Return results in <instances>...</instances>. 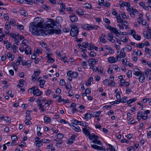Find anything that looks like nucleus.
<instances>
[{
    "instance_id": "1",
    "label": "nucleus",
    "mask_w": 151,
    "mask_h": 151,
    "mask_svg": "<svg viewBox=\"0 0 151 151\" xmlns=\"http://www.w3.org/2000/svg\"><path fill=\"white\" fill-rule=\"evenodd\" d=\"M45 26L46 27L48 28H52L54 26L56 27V29H50L47 31L46 32L47 34L48 33L49 34H52L54 33L58 34L60 33L61 29L59 28L60 26V24L59 23L57 22H54L52 20H50V21H47L46 22L45 24Z\"/></svg>"
},
{
    "instance_id": "2",
    "label": "nucleus",
    "mask_w": 151,
    "mask_h": 151,
    "mask_svg": "<svg viewBox=\"0 0 151 151\" xmlns=\"http://www.w3.org/2000/svg\"><path fill=\"white\" fill-rule=\"evenodd\" d=\"M42 27V23L41 22H32L29 24V30L33 35L37 36L40 35L39 32L41 31Z\"/></svg>"
},
{
    "instance_id": "3",
    "label": "nucleus",
    "mask_w": 151,
    "mask_h": 151,
    "mask_svg": "<svg viewBox=\"0 0 151 151\" xmlns=\"http://www.w3.org/2000/svg\"><path fill=\"white\" fill-rule=\"evenodd\" d=\"M79 31L78 30L77 27L72 25L71 26V29L70 32V35L72 37L76 36L78 34Z\"/></svg>"
},
{
    "instance_id": "4",
    "label": "nucleus",
    "mask_w": 151,
    "mask_h": 151,
    "mask_svg": "<svg viewBox=\"0 0 151 151\" xmlns=\"http://www.w3.org/2000/svg\"><path fill=\"white\" fill-rule=\"evenodd\" d=\"M28 46V42L27 40H23L21 44L20 47L19 49L21 52H23L24 51L25 47Z\"/></svg>"
},
{
    "instance_id": "5",
    "label": "nucleus",
    "mask_w": 151,
    "mask_h": 151,
    "mask_svg": "<svg viewBox=\"0 0 151 151\" xmlns=\"http://www.w3.org/2000/svg\"><path fill=\"white\" fill-rule=\"evenodd\" d=\"M85 29L86 30H96L98 27L96 25H92L90 24H86L84 25Z\"/></svg>"
},
{
    "instance_id": "6",
    "label": "nucleus",
    "mask_w": 151,
    "mask_h": 151,
    "mask_svg": "<svg viewBox=\"0 0 151 151\" xmlns=\"http://www.w3.org/2000/svg\"><path fill=\"white\" fill-rule=\"evenodd\" d=\"M42 94V92L40 91V90L38 89L37 86H36V88L34 92L33 95L34 96H39L41 95Z\"/></svg>"
},
{
    "instance_id": "7",
    "label": "nucleus",
    "mask_w": 151,
    "mask_h": 151,
    "mask_svg": "<svg viewBox=\"0 0 151 151\" xmlns=\"http://www.w3.org/2000/svg\"><path fill=\"white\" fill-rule=\"evenodd\" d=\"M88 62L89 66L91 65H95L98 63V61L94 58L88 59Z\"/></svg>"
},
{
    "instance_id": "8",
    "label": "nucleus",
    "mask_w": 151,
    "mask_h": 151,
    "mask_svg": "<svg viewBox=\"0 0 151 151\" xmlns=\"http://www.w3.org/2000/svg\"><path fill=\"white\" fill-rule=\"evenodd\" d=\"M119 31L120 32V31L116 28L113 27L111 29V32L115 34L116 35H120L121 34L119 33Z\"/></svg>"
},
{
    "instance_id": "9",
    "label": "nucleus",
    "mask_w": 151,
    "mask_h": 151,
    "mask_svg": "<svg viewBox=\"0 0 151 151\" xmlns=\"http://www.w3.org/2000/svg\"><path fill=\"white\" fill-rule=\"evenodd\" d=\"M70 20L72 22H76L78 19L77 17L75 14H72L70 16Z\"/></svg>"
},
{
    "instance_id": "10",
    "label": "nucleus",
    "mask_w": 151,
    "mask_h": 151,
    "mask_svg": "<svg viewBox=\"0 0 151 151\" xmlns=\"http://www.w3.org/2000/svg\"><path fill=\"white\" fill-rule=\"evenodd\" d=\"M45 105H43L42 104L37 105L39 107L40 109V110L41 112H44L46 111L47 107L48 106H47V105L46 106H45Z\"/></svg>"
},
{
    "instance_id": "11",
    "label": "nucleus",
    "mask_w": 151,
    "mask_h": 151,
    "mask_svg": "<svg viewBox=\"0 0 151 151\" xmlns=\"http://www.w3.org/2000/svg\"><path fill=\"white\" fill-rule=\"evenodd\" d=\"M107 60L110 63H114L116 62V58L113 56H111L109 57Z\"/></svg>"
},
{
    "instance_id": "12",
    "label": "nucleus",
    "mask_w": 151,
    "mask_h": 151,
    "mask_svg": "<svg viewBox=\"0 0 151 151\" xmlns=\"http://www.w3.org/2000/svg\"><path fill=\"white\" fill-rule=\"evenodd\" d=\"M114 36L111 33H109L108 35V39L111 43H114L115 42V40L113 39Z\"/></svg>"
},
{
    "instance_id": "13",
    "label": "nucleus",
    "mask_w": 151,
    "mask_h": 151,
    "mask_svg": "<svg viewBox=\"0 0 151 151\" xmlns=\"http://www.w3.org/2000/svg\"><path fill=\"white\" fill-rule=\"evenodd\" d=\"M76 137V135H73L71 137L68 139V143L69 145L72 144L73 142Z\"/></svg>"
},
{
    "instance_id": "14",
    "label": "nucleus",
    "mask_w": 151,
    "mask_h": 151,
    "mask_svg": "<svg viewBox=\"0 0 151 151\" xmlns=\"http://www.w3.org/2000/svg\"><path fill=\"white\" fill-rule=\"evenodd\" d=\"M41 101L42 102H46L45 103V105H47V106H48L50 105L52 101L51 100H47L45 98L42 99L41 100Z\"/></svg>"
},
{
    "instance_id": "15",
    "label": "nucleus",
    "mask_w": 151,
    "mask_h": 151,
    "mask_svg": "<svg viewBox=\"0 0 151 151\" xmlns=\"http://www.w3.org/2000/svg\"><path fill=\"white\" fill-rule=\"evenodd\" d=\"M134 74L137 76H139L142 75V72L138 68H136L134 69Z\"/></svg>"
},
{
    "instance_id": "16",
    "label": "nucleus",
    "mask_w": 151,
    "mask_h": 151,
    "mask_svg": "<svg viewBox=\"0 0 151 151\" xmlns=\"http://www.w3.org/2000/svg\"><path fill=\"white\" fill-rule=\"evenodd\" d=\"M151 72V69H147L145 70V71L142 74V75L144 76L145 78H147L148 77L149 73H150Z\"/></svg>"
},
{
    "instance_id": "17",
    "label": "nucleus",
    "mask_w": 151,
    "mask_h": 151,
    "mask_svg": "<svg viewBox=\"0 0 151 151\" xmlns=\"http://www.w3.org/2000/svg\"><path fill=\"white\" fill-rule=\"evenodd\" d=\"M73 129L76 132H79L81 131L80 127L76 124H74L73 125Z\"/></svg>"
},
{
    "instance_id": "18",
    "label": "nucleus",
    "mask_w": 151,
    "mask_h": 151,
    "mask_svg": "<svg viewBox=\"0 0 151 151\" xmlns=\"http://www.w3.org/2000/svg\"><path fill=\"white\" fill-rule=\"evenodd\" d=\"M25 53L27 55H30L31 54V50L30 48L28 46L27 47H25L24 49Z\"/></svg>"
},
{
    "instance_id": "19",
    "label": "nucleus",
    "mask_w": 151,
    "mask_h": 151,
    "mask_svg": "<svg viewBox=\"0 0 151 151\" xmlns=\"http://www.w3.org/2000/svg\"><path fill=\"white\" fill-rule=\"evenodd\" d=\"M84 119L87 121L90 119L92 117V115L91 114L87 113L84 115Z\"/></svg>"
},
{
    "instance_id": "20",
    "label": "nucleus",
    "mask_w": 151,
    "mask_h": 151,
    "mask_svg": "<svg viewBox=\"0 0 151 151\" xmlns=\"http://www.w3.org/2000/svg\"><path fill=\"white\" fill-rule=\"evenodd\" d=\"M90 139H95L94 140H97L99 139V137L97 135H94L93 134H92L90 135L88 137Z\"/></svg>"
},
{
    "instance_id": "21",
    "label": "nucleus",
    "mask_w": 151,
    "mask_h": 151,
    "mask_svg": "<svg viewBox=\"0 0 151 151\" xmlns=\"http://www.w3.org/2000/svg\"><path fill=\"white\" fill-rule=\"evenodd\" d=\"M139 5L146 10H148L149 9L147 6L145 5V3L142 2L139 3Z\"/></svg>"
},
{
    "instance_id": "22",
    "label": "nucleus",
    "mask_w": 151,
    "mask_h": 151,
    "mask_svg": "<svg viewBox=\"0 0 151 151\" xmlns=\"http://www.w3.org/2000/svg\"><path fill=\"white\" fill-rule=\"evenodd\" d=\"M7 56L9 58V60L11 61L14 60V56L12 55L11 53L10 52L8 53Z\"/></svg>"
},
{
    "instance_id": "23",
    "label": "nucleus",
    "mask_w": 151,
    "mask_h": 151,
    "mask_svg": "<svg viewBox=\"0 0 151 151\" xmlns=\"http://www.w3.org/2000/svg\"><path fill=\"white\" fill-rule=\"evenodd\" d=\"M101 111H96L93 113L92 115L93 117H97L99 116L101 114Z\"/></svg>"
},
{
    "instance_id": "24",
    "label": "nucleus",
    "mask_w": 151,
    "mask_h": 151,
    "mask_svg": "<svg viewBox=\"0 0 151 151\" xmlns=\"http://www.w3.org/2000/svg\"><path fill=\"white\" fill-rule=\"evenodd\" d=\"M82 129L83 133L89 137L90 135V134L88 131L86 129V128H83Z\"/></svg>"
},
{
    "instance_id": "25",
    "label": "nucleus",
    "mask_w": 151,
    "mask_h": 151,
    "mask_svg": "<svg viewBox=\"0 0 151 151\" xmlns=\"http://www.w3.org/2000/svg\"><path fill=\"white\" fill-rule=\"evenodd\" d=\"M105 47H106L105 48V49L108 50L110 53L111 54H113L114 52V50L111 47H110V46H109V47H108V46L105 45Z\"/></svg>"
},
{
    "instance_id": "26",
    "label": "nucleus",
    "mask_w": 151,
    "mask_h": 151,
    "mask_svg": "<svg viewBox=\"0 0 151 151\" xmlns=\"http://www.w3.org/2000/svg\"><path fill=\"white\" fill-rule=\"evenodd\" d=\"M46 50H47L46 52L47 55L46 57H49V56L52 55V53L48 47H46Z\"/></svg>"
},
{
    "instance_id": "27",
    "label": "nucleus",
    "mask_w": 151,
    "mask_h": 151,
    "mask_svg": "<svg viewBox=\"0 0 151 151\" xmlns=\"http://www.w3.org/2000/svg\"><path fill=\"white\" fill-rule=\"evenodd\" d=\"M76 12L79 15H82L83 14V12L81 9H78L76 10Z\"/></svg>"
},
{
    "instance_id": "28",
    "label": "nucleus",
    "mask_w": 151,
    "mask_h": 151,
    "mask_svg": "<svg viewBox=\"0 0 151 151\" xmlns=\"http://www.w3.org/2000/svg\"><path fill=\"white\" fill-rule=\"evenodd\" d=\"M37 86H34L32 87V88H29L28 90V92L31 93H33L34 94V92Z\"/></svg>"
},
{
    "instance_id": "29",
    "label": "nucleus",
    "mask_w": 151,
    "mask_h": 151,
    "mask_svg": "<svg viewBox=\"0 0 151 151\" xmlns=\"http://www.w3.org/2000/svg\"><path fill=\"white\" fill-rule=\"evenodd\" d=\"M145 77L142 75H141L139 78V81L141 83H143L145 82Z\"/></svg>"
},
{
    "instance_id": "30",
    "label": "nucleus",
    "mask_w": 151,
    "mask_h": 151,
    "mask_svg": "<svg viewBox=\"0 0 151 151\" xmlns=\"http://www.w3.org/2000/svg\"><path fill=\"white\" fill-rule=\"evenodd\" d=\"M137 99L136 98H133L132 99H129L128 101H127V103L128 104H129L134 101H135Z\"/></svg>"
},
{
    "instance_id": "31",
    "label": "nucleus",
    "mask_w": 151,
    "mask_h": 151,
    "mask_svg": "<svg viewBox=\"0 0 151 151\" xmlns=\"http://www.w3.org/2000/svg\"><path fill=\"white\" fill-rule=\"evenodd\" d=\"M34 52H35L36 54H37L38 55L39 53H41L42 52V50L40 48L37 47L36 50H35Z\"/></svg>"
},
{
    "instance_id": "32",
    "label": "nucleus",
    "mask_w": 151,
    "mask_h": 151,
    "mask_svg": "<svg viewBox=\"0 0 151 151\" xmlns=\"http://www.w3.org/2000/svg\"><path fill=\"white\" fill-rule=\"evenodd\" d=\"M35 144L36 145V146L37 147L39 148L42 145V141L41 140L40 141H39L38 142H34Z\"/></svg>"
},
{
    "instance_id": "33",
    "label": "nucleus",
    "mask_w": 151,
    "mask_h": 151,
    "mask_svg": "<svg viewBox=\"0 0 151 151\" xmlns=\"http://www.w3.org/2000/svg\"><path fill=\"white\" fill-rule=\"evenodd\" d=\"M44 119L45 122H50L51 120L50 117L47 116H45L44 117Z\"/></svg>"
},
{
    "instance_id": "34",
    "label": "nucleus",
    "mask_w": 151,
    "mask_h": 151,
    "mask_svg": "<svg viewBox=\"0 0 151 151\" xmlns=\"http://www.w3.org/2000/svg\"><path fill=\"white\" fill-rule=\"evenodd\" d=\"M121 40L124 42H128V39L125 36H123L121 37Z\"/></svg>"
},
{
    "instance_id": "35",
    "label": "nucleus",
    "mask_w": 151,
    "mask_h": 151,
    "mask_svg": "<svg viewBox=\"0 0 151 151\" xmlns=\"http://www.w3.org/2000/svg\"><path fill=\"white\" fill-rule=\"evenodd\" d=\"M10 25L13 26H15L16 24V22L15 20L12 19H11L10 20Z\"/></svg>"
},
{
    "instance_id": "36",
    "label": "nucleus",
    "mask_w": 151,
    "mask_h": 151,
    "mask_svg": "<svg viewBox=\"0 0 151 151\" xmlns=\"http://www.w3.org/2000/svg\"><path fill=\"white\" fill-rule=\"evenodd\" d=\"M24 80L20 79L19 80V83L18 85L20 87H22L24 85L23 82H24Z\"/></svg>"
},
{
    "instance_id": "37",
    "label": "nucleus",
    "mask_w": 151,
    "mask_h": 151,
    "mask_svg": "<svg viewBox=\"0 0 151 151\" xmlns=\"http://www.w3.org/2000/svg\"><path fill=\"white\" fill-rule=\"evenodd\" d=\"M84 7L87 9H90L92 8V6L89 3H86L84 4Z\"/></svg>"
},
{
    "instance_id": "38",
    "label": "nucleus",
    "mask_w": 151,
    "mask_h": 151,
    "mask_svg": "<svg viewBox=\"0 0 151 151\" xmlns=\"http://www.w3.org/2000/svg\"><path fill=\"white\" fill-rule=\"evenodd\" d=\"M142 17L143 15L142 14H140L139 15V18L137 19V21L140 23H141L143 19L142 18Z\"/></svg>"
},
{
    "instance_id": "39",
    "label": "nucleus",
    "mask_w": 151,
    "mask_h": 151,
    "mask_svg": "<svg viewBox=\"0 0 151 151\" xmlns=\"http://www.w3.org/2000/svg\"><path fill=\"white\" fill-rule=\"evenodd\" d=\"M127 97H125L123 98H122L120 100V102H121L122 103H125L127 102Z\"/></svg>"
},
{
    "instance_id": "40",
    "label": "nucleus",
    "mask_w": 151,
    "mask_h": 151,
    "mask_svg": "<svg viewBox=\"0 0 151 151\" xmlns=\"http://www.w3.org/2000/svg\"><path fill=\"white\" fill-rule=\"evenodd\" d=\"M6 49L8 50H11L12 48V44L10 43H9L6 45Z\"/></svg>"
},
{
    "instance_id": "41",
    "label": "nucleus",
    "mask_w": 151,
    "mask_h": 151,
    "mask_svg": "<svg viewBox=\"0 0 151 151\" xmlns=\"http://www.w3.org/2000/svg\"><path fill=\"white\" fill-rule=\"evenodd\" d=\"M145 45V44L143 43H141L137 44L136 45V47L138 48H143Z\"/></svg>"
},
{
    "instance_id": "42",
    "label": "nucleus",
    "mask_w": 151,
    "mask_h": 151,
    "mask_svg": "<svg viewBox=\"0 0 151 151\" xmlns=\"http://www.w3.org/2000/svg\"><path fill=\"white\" fill-rule=\"evenodd\" d=\"M133 37L135 40L138 41L140 40L141 39V37L138 35H134Z\"/></svg>"
},
{
    "instance_id": "43",
    "label": "nucleus",
    "mask_w": 151,
    "mask_h": 151,
    "mask_svg": "<svg viewBox=\"0 0 151 151\" xmlns=\"http://www.w3.org/2000/svg\"><path fill=\"white\" fill-rule=\"evenodd\" d=\"M5 29L9 30L11 29V27L10 24L8 22H6L5 25Z\"/></svg>"
},
{
    "instance_id": "44",
    "label": "nucleus",
    "mask_w": 151,
    "mask_h": 151,
    "mask_svg": "<svg viewBox=\"0 0 151 151\" xmlns=\"http://www.w3.org/2000/svg\"><path fill=\"white\" fill-rule=\"evenodd\" d=\"M99 38L100 41L102 43H105L106 42V40L103 37H99Z\"/></svg>"
},
{
    "instance_id": "45",
    "label": "nucleus",
    "mask_w": 151,
    "mask_h": 151,
    "mask_svg": "<svg viewBox=\"0 0 151 151\" xmlns=\"http://www.w3.org/2000/svg\"><path fill=\"white\" fill-rule=\"evenodd\" d=\"M80 125L84 127H87L88 126V124L85 122L82 121Z\"/></svg>"
},
{
    "instance_id": "46",
    "label": "nucleus",
    "mask_w": 151,
    "mask_h": 151,
    "mask_svg": "<svg viewBox=\"0 0 151 151\" xmlns=\"http://www.w3.org/2000/svg\"><path fill=\"white\" fill-rule=\"evenodd\" d=\"M63 137V135L61 133H59L57 135V138L58 139H62Z\"/></svg>"
},
{
    "instance_id": "47",
    "label": "nucleus",
    "mask_w": 151,
    "mask_h": 151,
    "mask_svg": "<svg viewBox=\"0 0 151 151\" xmlns=\"http://www.w3.org/2000/svg\"><path fill=\"white\" fill-rule=\"evenodd\" d=\"M82 66L83 68H87V65L86 64V62L85 61H83L82 63H81Z\"/></svg>"
},
{
    "instance_id": "48",
    "label": "nucleus",
    "mask_w": 151,
    "mask_h": 151,
    "mask_svg": "<svg viewBox=\"0 0 151 151\" xmlns=\"http://www.w3.org/2000/svg\"><path fill=\"white\" fill-rule=\"evenodd\" d=\"M78 75V73L76 72H72V77L73 78H76Z\"/></svg>"
},
{
    "instance_id": "49",
    "label": "nucleus",
    "mask_w": 151,
    "mask_h": 151,
    "mask_svg": "<svg viewBox=\"0 0 151 151\" xmlns=\"http://www.w3.org/2000/svg\"><path fill=\"white\" fill-rule=\"evenodd\" d=\"M93 142L94 143H95L96 144L101 145V142L99 140H94L93 141Z\"/></svg>"
},
{
    "instance_id": "50",
    "label": "nucleus",
    "mask_w": 151,
    "mask_h": 151,
    "mask_svg": "<svg viewBox=\"0 0 151 151\" xmlns=\"http://www.w3.org/2000/svg\"><path fill=\"white\" fill-rule=\"evenodd\" d=\"M47 57L48 58V60L47 61L49 63H52L55 60L51 58L50 56H49V57Z\"/></svg>"
},
{
    "instance_id": "51",
    "label": "nucleus",
    "mask_w": 151,
    "mask_h": 151,
    "mask_svg": "<svg viewBox=\"0 0 151 151\" xmlns=\"http://www.w3.org/2000/svg\"><path fill=\"white\" fill-rule=\"evenodd\" d=\"M121 57L124 58L126 56V54L125 52H123L122 51H120L119 55Z\"/></svg>"
},
{
    "instance_id": "52",
    "label": "nucleus",
    "mask_w": 151,
    "mask_h": 151,
    "mask_svg": "<svg viewBox=\"0 0 151 151\" xmlns=\"http://www.w3.org/2000/svg\"><path fill=\"white\" fill-rule=\"evenodd\" d=\"M45 83V81L44 80H42L40 82V86L41 88H43L44 86V85Z\"/></svg>"
},
{
    "instance_id": "53",
    "label": "nucleus",
    "mask_w": 151,
    "mask_h": 151,
    "mask_svg": "<svg viewBox=\"0 0 151 151\" xmlns=\"http://www.w3.org/2000/svg\"><path fill=\"white\" fill-rule=\"evenodd\" d=\"M134 9L131 6H128L127 8V10L128 11L129 13L132 12H133L134 11Z\"/></svg>"
},
{
    "instance_id": "54",
    "label": "nucleus",
    "mask_w": 151,
    "mask_h": 151,
    "mask_svg": "<svg viewBox=\"0 0 151 151\" xmlns=\"http://www.w3.org/2000/svg\"><path fill=\"white\" fill-rule=\"evenodd\" d=\"M41 45L43 48H45L46 49V47H47V45L46 43L44 42H42L40 43Z\"/></svg>"
},
{
    "instance_id": "55",
    "label": "nucleus",
    "mask_w": 151,
    "mask_h": 151,
    "mask_svg": "<svg viewBox=\"0 0 151 151\" xmlns=\"http://www.w3.org/2000/svg\"><path fill=\"white\" fill-rule=\"evenodd\" d=\"M56 97H58V102H61V101H63V102H64V99H61V96L58 95Z\"/></svg>"
},
{
    "instance_id": "56",
    "label": "nucleus",
    "mask_w": 151,
    "mask_h": 151,
    "mask_svg": "<svg viewBox=\"0 0 151 151\" xmlns=\"http://www.w3.org/2000/svg\"><path fill=\"white\" fill-rule=\"evenodd\" d=\"M42 8L48 10L50 9V7L46 4H43L42 6Z\"/></svg>"
},
{
    "instance_id": "57",
    "label": "nucleus",
    "mask_w": 151,
    "mask_h": 151,
    "mask_svg": "<svg viewBox=\"0 0 151 151\" xmlns=\"http://www.w3.org/2000/svg\"><path fill=\"white\" fill-rule=\"evenodd\" d=\"M103 5L106 7H109L110 6V4L108 2L105 1L103 4Z\"/></svg>"
},
{
    "instance_id": "58",
    "label": "nucleus",
    "mask_w": 151,
    "mask_h": 151,
    "mask_svg": "<svg viewBox=\"0 0 151 151\" xmlns=\"http://www.w3.org/2000/svg\"><path fill=\"white\" fill-rule=\"evenodd\" d=\"M109 149L111 151H115V148L111 145L109 144Z\"/></svg>"
},
{
    "instance_id": "59",
    "label": "nucleus",
    "mask_w": 151,
    "mask_h": 151,
    "mask_svg": "<svg viewBox=\"0 0 151 151\" xmlns=\"http://www.w3.org/2000/svg\"><path fill=\"white\" fill-rule=\"evenodd\" d=\"M103 84L104 85H109V81L107 79H106L104 80L103 81Z\"/></svg>"
},
{
    "instance_id": "60",
    "label": "nucleus",
    "mask_w": 151,
    "mask_h": 151,
    "mask_svg": "<svg viewBox=\"0 0 151 151\" xmlns=\"http://www.w3.org/2000/svg\"><path fill=\"white\" fill-rule=\"evenodd\" d=\"M42 142H43L44 143H48L50 142V140L47 139H43L41 140Z\"/></svg>"
},
{
    "instance_id": "61",
    "label": "nucleus",
    "mask_w": 151,
    "mask_h": 151,
    "mask_svg": "<svg viewBox=\"0 0 151 151\" xmlns=\"http://www.w3.org/2000/svg\"><path fill=\"white\" fill-rule=\"evenodd\" d=\"M96 55V53L93 52H91L90 54V56L91 57H94Z\"/></svg>"
},
{
    "instance_id": "62",
    "label": "nucleus",
    "mask_w": 151,
    "mask_h": 151,
    "mask_svg": "<svg viewBox=\"0 0 151 151\" xmlns=\"http://www.w3.org/2000/svg\"><path fill=\"white\" fill-rule=\"evenodd\" d=\"M60 85L63 86L65 84V81L63 79L61 80L60 82Z\"/></svg>"
},
{
    "instance_id": "63",
    "label": "nucleus",
    "mask_w": 151,
    "mask_h": 151,
    "mask_svg": "<svg viewBox=\"0 0 151 151\" xmlns=\"http://www.w3.org/2000/svg\"><path fill=\"white\" fill-rule=\"evenodd\" d=\"M11 139L13 141H16L17 140V137L16 135L12 136L11 137Z\"/></svg>"
},
{
    "instance_id": "64",
    "label": "nucleus",
    "mask_w": 151,
    "mask_h": 151,
    "mask_svg": "<svg viewBox=\"0 0 151 151\" xmlns=\"http://www.w3.org/2000/svg\"><path fill=\"white\" fill-rule=\"evenodd\" d=\"M67 89H70L72 88V86L69 83L67 84L65 86Z\"/></svg>"
}]
</instances>
